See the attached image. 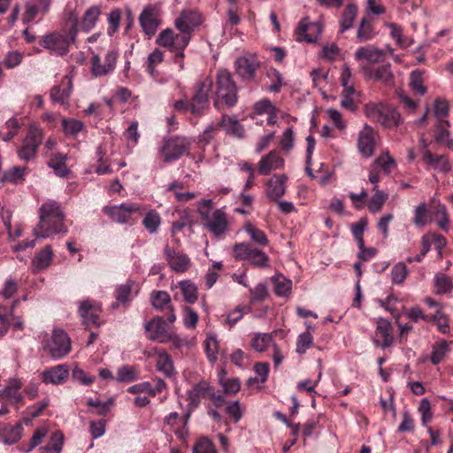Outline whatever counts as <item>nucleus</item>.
<instances>
[{
    "instance_id": "1",
    "label": "nucleus",
    "mask_w": 453,
    "mask_h": 453,
    "mask_svg": "<svg viewBox=\"0 0 453 453\" xmlns=\"http://www.w3.org/2000/svg\"><path fill=\"white\" fill-rule=\"evenodd\" d=\"M65 217L58 202L49 200L43 203L39 210V223L34 230L35 236L48 238L52 234H66L68 227L64 223Z\"/></svg>"
},
{
    "instance_id": "2",
    "label": "nucleus",
    "mask_w": 453,
    "mask_h": 453,
    "mask_svg": "<svg viewBox=\"0 0 453 453\" xmlns=\"http://www.w3.org/2000/svg\"><path fill=\"white\" fill-rule=\"evenodd\" d=\"M77 34L78 17L75 13L70 12L64 28V34H49L42 37L39 43L43 48L59 56H64L68 53L70 45L75 42Z\"/></svg>"
},
{
    "instance_id": "3",
    "label": "nucleus",
    "mask_w": 453,
    "mask_h": 453,
    "mask_svg": "<svg viewBox=\"0 0 453 453\" xmlns=\"http://www.w3.org/2000/svg\"><path fill=\"white\" fill-rule=\"evenodd\" d=\"M213 104L217 110L232 108L236 104L238 89L230 72L226 69L219 70L213 81Z\"/></svg>"
},
{
    "instance_id": "4",
    "label": "nucleus",
    "mask_w": 453,
    "mask_h": 453,
    "mask_svg": "<svg viewBox=\"0 0 453 453\" xmlns=\"http://www.w3.org/2000/svg\"><path fill=\"white\" fill-rule=\"evenodd\" d=\"M191 36L192 35L187 32L176 34L173 29L166 28L158 35L156 42L160 46L174 53V63L179 65L180 69H183V60L185 58L184 50L189 44Z\"/></svg>"
},
{
    "instance_id": "5",
    "label": "nucleus",
    "mask_w": 453,
    "mask_h": 453,
    "mask_svg": "<svg viewBox=\"0 0 453 453\" xmlns=\"http://www.w3.org/2000/svg\"><path fill=\"white\" fill-rule=\"evenodd\" d=\"M212 201L203 199L198 204V213L206 229L213 235L219 237L224 234L229 226L226 213L221 209L211 212Z\"/></svg>"
},
{
    "instance_id": "6",
    "label": "nucleus",
    "mask_w": 453,
    "mask_h": 453,
    "mask_svg": "<svg viewBox=\"0 0 453 453\" xmlns=\"http://www.w3.org/2000/svg\"><path fill=\"white\" fill-rule=\"evenodd\" d=\"M365 114L384 128H394L402 122L400 113L391 105L384 103H368L365 105Z\"/></svg>"
},
{
    "instance_id": "7",
    "label": "nucleus",
    "mask_w": 453,
    "mask_h": 453,
    "mask_svg": "<svg viewBox=\"0 0 453 453\" xmlns=\"http://www.w3.org/2000/svg\"><path fill=\"white\" fill-rule=\"evenodd\" d=\"M213 94V80L211 77L196 82L195 93L191 97V114L196 117H201L205 114L209 109V95Z\"/></svg>"
},
{
    "instance_id": "8",
    "label": "nucleus",
    "mask_w": 453,
    "mask_h": 453,
    "mask_svg": "<svg viewBox=\"0 0 453 453\" xmlns=\"http://www.w3.org/2000/svg\"><path fill=\"white\" fill-rule=\"evenodd\" d=\"M103 211L112 221L119 224L133 225L139 216H142L141 206L135 203H121L119 205L104 206Z\"/></svg>"
},
{
    "instance_id": "9",
    "label": "nucleus",
    "mask_w": 453,
    "mask_h": 453,
    "mask_svg": "<svg viewBox=\"0 0 453 453\" xmlns=\"http://www.w3.org/2000/svg\"><path fill=\"white\" fill-rule=\"evenodd\" d=\"M190 145V142L187 137L171 136L164 139L159 153L163 157L164 162L170 163L188 154Z\"/></svg>"
},
{
    "instance_id": "10",
    "label": "nucleus",
    "mask_w": 453,
    "mask_h": 453,
    "mask_svg": "<svg viewBox=\"0 0 453 453\" xmlns=\"http://www.w3.org/2000/svg\"><path fill=\"white\" fill-rule=\"evenodd\" d=\"M43 138L44 133L42 129L35 125H30L22 145L18 150L19 157L26 162L34 158Z\"/></svg>"
},
{
    "instance_id": "11",
    "label": "nucleus",
    "mask_w": 453,
    "mask_h": 453,
    "mask_svg": "<svg viewBox=\"0 0 453 453\" xmlns=\"http://www.w3.org/2000/svg\"><path fill=\"white\" fill-rule=\"evenodd\" d=\"M233 254L236 259L249 260L253 266L261 268L269 266V257L247 242L236 243L233 248Z\"/></svg>"
},
{
    "instance_id": "12",
    "label": "nucleus",
    "mask_w": 453,
    "mask_h": 453,
    "mask_svg": "<svg viewBox=\"0 0 453 453\" xmlns=\"http://www.w3.org/2000/svg\"><path fill=\"white\" fill-rule=\"evenodd\" d=\"M235 73L239 78L251 83L256 81L257 72L260 67V61L254 54H246L238 58L234 62Z\"/></svg>"
},
{
    "instance_id": "13",
    "label": "nucleus",
    "mask_w": 453,
    "mask_h": 453,
    "mask_svg": "<svg viewBox=\"0 0 453 453\" xmlns=\"http://www.w3.org/2000/svg\"><path fill=\"white\" fill-rule=\"evenodd\" d=\"M44 349L55 359H60L71 351V341L62 329H55L51 339L47 342Z\"/></svg>"
},
{
    "instance_id": "14",
    "label": "nucleus",
    "mask_w": 453,
    "mask_h": 453,
    "mask_svg": "<svg viewBox=\"0 0 453 453\" xmlns=\"http://www.w3.org/2000/svg\"><path fill=\"white\" fill-rule=\"evenodd\" d=\"M147 338L150 341L166 343L173 339L166 321L162 317H155L145 325Z\"/></svg>"
},
{
    "instance_id": "15",
    "label": "nucleus",
    "mask_w": 453,
    "mask_h": 453,
    "mask_svg": "<svg viewBox=\"0 0 453 453\" xmlns=\"http://www.w3.org/2000/svg\"><path fill=\"white\" fill-rule=\"evenodd\" d=\"M203 22L202 15L194 10H183L175 19L174 24L179 32L193 34Z\"/></svg>"
},
{
    "instance_id": "16",
    "label": "nucleus",
    "mask_w": 453,
    "mask_h": 453,
    "mask_svg": "<svg viewBox=\"0 0 453 453\" xmlns=\"http://www.w3.org/2000/svg\"><path fill=\"white\" fill-rule=\"evenodd\" d=\"M394 328L391 323L385 319H380L377 321L375 334L372 338L373 343L377 347L383 349L390 347L395 342Z\"/></svg>"
},
{
    "instance_id": "17",
    "label": "nucleus",
    "mask_w": 453,
    "mask_h": 453,
    "mask_svg": "<svg viewBox=\"0 0 453 453\" xmlns=\"http://www.w3.org/2000/svg\"><path fill=\"white\" fill-rule=\"evenodd\" d=\"M375 134L374 129L368 124H365L363 129L358 133L357 149L365 157H370L374 153Z\"/></svg>"
},
{
    "instance_id": "18",
    "label": "nucleus",
    "mask_w": 453,
    "mask_h": 453,
    "mask_svg": "<svg viewBox=\"0 0 453 453\" xmlns=\"http://www.w3.org/2000/svg\"><path fill=\"white\" fill-rule=\"evenodd\" d=\"M165 259L173 271L175 273H185L188 270L191 261L185 253L175 251L169 245L165 248Z\"/></svg>"
},
{
    "instance_id": "19",
    "label": "nucleus",
    "mask_w": 453,
    "mask_h": 453,
    "mask_svg": "<svg viewBox=\"0 0 453 453\" xmlns=\"http://www.w3.org/2000/svg\"><path fill=\"white\" fill-rule=\"evenodd\" d=\"M157 16L158 9L153 5L147 6L140 14V25L148 35H152L156 33L159 25Z\"/></svg>"
},
{
    "instance_id": "20",
    "label": "nucleus",
    "mask_w": 453,
    "mask_h": 453,
    "mask_svg": "<svg viewBox=\"0 0 453 453\" xmlns=\"http://www.w3.org/2000/svg\"><path fill=\"white\" fill-rule=\"evenodd\" d=\"M151 303L155 309L167 311L166 319L168 322L173 323L175 321L176 316L171 305V297L167 292L153 291L151 293Z\"/></svg>"
},
{
    "instance_id": "21",
    "label": "nucleus",
    "mask_w": 453,
    "mask_h": 453,
    "mask_svg": "<svg viewBox=\"0 0 453 453\" xmlns=\"http://www.w3.org/2000/svg\"><path fill=\"white\" fill-rule=\"evenodd\" d=\"M101 311V307L97 303L89 300L81 302L79 309V313L83 319V323L87 326H99V316Z\"/></svg>"
},
{
    "instance_id": "22",
    "label": "nucleus",
    "mask_w": 453,
    "mask_h": 453,
    "mask_svg": "<svg viewBox=\"0 0 453 453\" xmlns=\"http://www.w3.org/2000/svg\"><path fill=\"white\" fill-rule=\"evenodd\" d=\"M73 90V82L67 76L61 83L52 87L50 96L53 103L67 104Z\"/></svg>"
},
{
    "instance_id": "23",
    "label": "nucleus",
    "mask_w": 453,
    "mask_h": 453,
    "mask_svg": "<svg viewBox=\"0 0 453 453\" xmlns=\"http://www.w3.org/2000/svg\"><path fill=\"white\" fill-rule=\"evenodd\" d=\"M376 35L373 18L369 13H365L357 27L356 41L358 43H363L372 40Z\"/></svg>"
},
{
    "instance_id": "24",
    "label": "nucleus",
    "mask_w": 453,
    "mask_h": 453,
    "mask_svg": "<svg viewBox=\"0 0 453 453\" xmlns=\"http://www.w3.org/2000/svg\"><path fill=\"white\" fill-rule=\"evenodd\" d=\"M211 388L208 382L202 380L195 384L190 390L188 391V400L189 405L194 408L198 407L202 399H209L211 395Z\"/></svg>"
},
{
    "instance_id": "25",
    "label": "nucleus",
    "mask_w": 453,
    "mask_h": 453,
    "mask_svg": "<svg viewBox=\"0 0 453 453\" xmlns=\"http://www.w3.org/2000/svg\"><path fill=\"white\" fill-rule=\"evenodd\" d=\"M449 127V121L435 122L433 127V134L436 143L444 145L453 150V138L451 137Z\"/></svg>"
},
{
    "instance_id": "26",
    "label": "nucleus",
    "mask_w": 453,
    "mask_h": 453,
    "mask_svg": "<svg viewBox=\"0 0 453 453\" xmlns=\"http://www.w3.org/2000/svg\"><path fill=\"white\" fill-rule=\"evenodd\" d=\"M287 177L285 175H274L272 179L267 181L265 193L267 197L273 202L279 200L285 192V182Z\"/></svg>"
},
{
    "instance_id": "27",
    "label": "nucleus",
    "mask_w": 453,
    "mask_h": 453,
    "mask_svg": "<svg viewBox=\"0 0 453 453\" xmlns=\"http://www.w3.org/2000/svg\"><path fill=\"white\" fill-rule=\"evenodd\" d=\"M385 52L372 45L358 48L355 52V58L358 61L366 60L369 63L377 64L384 60Z\"/></svg>"
},
{
    "instance_id": "28",
    "label": "nucleus",
    "mask_w": 453,
    "mask_h": 453,
    "mask_svg": "<svg viewBox=\"0 0 453 453\" xmlns=\"http://www.w3.org/2000/svg\"><path fill=\"white\" fill-rule=\"evenodd\" d=\"M69 371L66 365H58L42 372V381L58 385L64 383L68 378Z\"/></svg>"
},
{
    "instance_id": "29",
    "label": "nucleus",
    "mask_w": 453,
    "mask_h": 453,
    "mask_svg": "<svg viewBox=\"0 0 453 453\" xmlns=\"http://www.w3.org/2000/svg\"><path fill=\"white\" fill-rule=\"evenodd\" d=\"M422 159L428 167L438 169L443 173H448L451 168L445 156L433 154L428 150H423Z\"/></svg>"
},
{
    "instance_id": "30",
    "label": "nucleus",
    "mask_w": 453,
    "mask_h": 453,
    "mask_svg": "<svg viewBox=\"0 0 453 453\" xmlns=\"http://www.w3.org/2000/svg\"><path fill=\"white\" fill-rule=\"evenodd\" d=\"M283 159L275 151H271L263 157L258 163V173L261 175H267L273 169H279L283 165Z\"/></svg>"
},
{
    "instance_id": "31",
    "label": "nucleus",
    "mask_w": 453,
    "mask_h": 453,
    "mask_svg": "<svg viewBox=\"0 0 453 453\" xmlns=\"http://www.w3.org/2000/svg\"><path fill=\"white\" fill-rule=\"evenodd\" d=\"M218 126L225 129L226 134L236 138H242L244 136L243 126L234 117L224 115L218 122Z\"/></svg>"
},
{
    "instance_id": "32",
    "label": "nucleus",
    "mask_w": 453,
    "mask_h": 453,
    "mask_svg": "<svg viewBox=\"0 0 453 453\" xmlns=\"http://www.w3.org/2000/svg\"><path fill=\"white\" fill-rule=\"evenodd\" d=\"M357 13L358 8L357 4L351 3L346 5L339 20L341 33H344L353 27Z\"/></svg>"
},
{
    "instance_id": "33",
    "label": "nucleus",
    "mask_w": 453,
    "mask_h": 453,
    "mask_svg": "<svg viewBox=\"0 0 453 453\" xmlns=\"http://www.w3.org/2000/svg\"><path fill=\"white\" fill-rule=\"evenodd\" d=\"M100 14L101 10L98 6H91L90 8H88L85 12L81 21H78V31H90L95 27Z\"/></svg>"
},
{
    "instance_id": "34",
    "label": "nucleus",
    "mask_w": 453,
    "mask_h": 453,
    "mask_svg": "<svg viewBox=\"0 0 453 453\" xmlns=\"http://www.w3.org/2000/svg\"><path fill=\"white\" fill-rule=\"evenodd\" d=\"M67 156L63 153H55L51 155L48 165L52 168L55 173L59 177H66L70 171L66 166Z\"/></svg>"
},
{
    "instance_id": "35",
    "label": "nucleus",
    "mask_w": 453,
    "mask_h": 453,
    "mask_svg": "<svg viewBox=\"0 0 453 453\" xmlns=\"http://www.w3.org/2000/svg\"><path fill=\"white\" fill-rule=\"evenodd\" d=\"M139 369L134 365H122L116 373L114 380L121 383H131L139 379Z\"/></svg>"
},
{
    "instance_id": "36",
    "label": "nucleus",
    "mask_w": 453,
    "mask_h": 453,
    "mask_svg": "<svg viewBox=\"0 0 453 453\" xmlns=\"http://www.w3.org/2000/svg\"><path fill=\"white\" fill-rule=\"evenodd\" d=\"M53 257V251L50 245H47L44 249L36 253L33 258V265L36 270L41 271L47 268Z\"/></svg>"
},
{
    "instance_id": "37",
    "label": "nucleus",
    "mask_w": 453,
    "mask_h": 453,
    "mask_svg": "<svg viewBox=\"0 0 453 453\" xmlns=\"http://www.w3.org/2000/svg\"><path fill=\"white\" fill-rule=\"evenodd\" d=\"M156 367L168 378H172L175 374L172 358L165 351L158 354Z\"/></svg>"
},
{
    "instance_id": "38",
    "label": "nucleus",
    "mask_w": 453,
    "mask_h": 453,
    "mask_svg": "<svg viewBox=\"0 0 453 453\" xmlns=\"http://www.w3.org/2000/svg\"><path fill=\"white\" fill-rule=\"evenodd\" d=\"M313 28H318L317 24L309 23L307 19H302L296 28V34L299 36L297 40L300 42L305 41L307 42H315L317 41V36L308 33L309 30Z\"/></svg>"
},
{
    "instance_id": "39",
    "label": "nucleus",
    "mask_w": 453,
    "mask_h": 453,
    "mask_svg": "<svg viewBox=\"0 0 453 453\" xmlns=\"http://www.w3.org/2000/svg\"><path fill=\"white\" fill-rule=\"evenodd\" d=\"M432 349L430 361L434 365L440 364L449 351L448 342L445 340L436 342Z\"/></svg>"
},
{
    "instance_id": "40",
    "label": "nucleus",
    "mask_w": 453,
    "mask_h": 453,
    "mask_svg": "<svg viewBox=\"0 0 453 453\" xmlns=\"http://www.w3.org/2000/svg\"><path fill=\"white\" fill-rule=\"evenodd\" d=\"M244 230L249 234L254 242L261 246H266L268 244V238L265 233L256 227L252 223L247 222L244 225Z\"/></svg>"
},
{
    "instance_id": "41",
    "label": "nucleus",
    "mask_w": 453,
    "mask_h": 453,
    "mask_svg": "<svg viewBox=\"0 0 453 453\" xmlns=\"http://www.w3.org/2000/svg\"><path fill=\"white\" fill-rule=\"evenodd\" d=\"M23 426L21 423H17L14 426H9L4 428L3 434L4 442L7 444H13L17 442L22 436Z\"/></svg>"
},
{
    "instance_id": "42",
    "label": "nucleus",
    "mask_w": 453,
    "mask_h": 453,
    "mask_svg": "<svg viewBox=\"0 0 453 453\" xmlns=\"http://www.w3.org/2000/svg\"><path fill=\"white\" fill-rule=\"evenodd\" d=\"M179 285L184 300L188 303H196L198 298L196 286L190 280H182Z\"/></svg>"
},
{
    "instance_id": "43",
    "label": "nucleus",
    "mask_w": 453,
    "mask_h": 453,
    "mask_svg": "<svg viewBox=\"0 0 453 453\" xmlns=\"http://www.w3.org/2000/svg\"><path fill=\"white\" fill-rule=\"evenodd\" d=\"M434 286L436 288V293L439 295L449 293L453 288L451 279L444 273H437L435 275Z\"/></svg>"
},
{
    "instance_id": "44",
    "label": "nucleus",
    "mask_w": 453,
    "mask_h": 453,
    "mask_svg": "<svg viewBox=\"0 0 453 453\" xmlns=\"http://www.w3.org/2000/svg\"><path fill=\"white\" fill-rule=\"evenodd\" d=\"M449 104L446 100L437 98L434 101V113L436 119V122L449 121L447 119L449 116Z\"/></svg>"
},
{
    "instance_id": "45",
    "label": "nucleus",
    "mask_w": 453,
    "mask_h": 453,
    "mask_svg": "<svg viewBox=\"0 0 453 453\" xmlns=\"http://www.w3.org/2000/svg\"><path fill=\"white\" fill-rule=\"evenodd\" d=\"M373 190H375L376 192L372 196L368 203V209L372 213H376L381 210L386 200L388 199V196L385 195L382 191L378 190L377 186L373 187Z\"/></svg>"
},
{
    "instance_id": "46",
    "label": "nucleus",
    "mask_w": 453,
    "mask_h": 453,
    "mask_svg": "<svg viewBox=\"0 0 453 453\" xmlns=\"http://www.w3.org/2000/svg\"><path fill=\"white\" fill-rule=\"evenodd\" d=\"M160 216L154 210H150L149 212H147L144 219H142V225L150 233H156L160 225Z\"/></svg>"
},
{
    "instance_id": "47",
    "label": "nucleus",
    "mask_w": 453,
    "mask_h": 453,
    "mask_svg": "<svg viewBox=\"0 0 453 453\" xmlns=\"http://www.w3.org/2000/svg\"><path fill=\"white\" fill-rule=\"evenodd\" d=\"M62 127L65 134L75 136L84 127V124L75 119H63Z\"/></svg>"
},
{
    "instance_id": "48",
    "label": "nucleus",
    "mask_w": 453,
    "mask_h": 453,
    "mask_svg": "<svg viewBox=\"0 0 453 453\" xmlns=\"http://www.w3.org/2000/svg\"><path fill=\"white\" fill-rule=\"evenodd\" d=\"M20 388L21 383L17 380H13L11 384L4 388V395L12 399L15 403L22 404L23 396L19 392Z\"/></svg>"
},
{
    "instance_id": "49",
    "label": "nucleus",
    "mask_w": 453,
    "mask_h": 453,
    "mask_svg": "<svg viewBox=\"0 0 453 453\" xmlns=\"http://www.w3.org/2000/svg\"><path fill=\"white\" fill-rule=\"evenodd\" d=\"M267 77L271 80V84L268 90L273 93H278L283 85L282 74L275 68H270L267 71Z\"/></svg>"
},
{
    "instance_id": "50",
    "label": "nucleus",
    "mask_w": 453,
    "mask_h": 453,
    "mask_svg": "<svg viewBox=\"0 0 453 453\" xmlns=\"http://www.w3.org/2000/svg\"><path fill=\"white\" fill-rule=\"evenodd\" d=\"M134 283L133 281L127 282L124 285H120L116 289V299L117 303H127L130 301L133 287Z\"/></svg>"
},
{
    "instance_id": "51",
    "label": "nucleus",
    "mask_w": 453,
    "mask_h": 453,
    "mask_svg": "<svg viewBox=\"0 0 453 453\" xmlns=\"http://www.w3.org/2000/svg\"><path fill=\"white\" fill-rule=\"evenodd\" d=\"M164 60V52L158 49H156L152 53H150L148 57L147 61V71L150 75L154 76L156 70L155 67L162 63Z\"/></svg>"
},
{
    "instance_id": "52",
    "label": "nucleus",
    "mask_w": 453,
    "mask_h": 453,
    "mask_svg": "<svg viewBox=\"0 0 453 453\" xmlns=\"http://www.w3.org/2000/svg\"><path fill=\"white\" fill-rule=\"evenodd\" d=\"M194 453H218L213 442L206 437L199 439L194 446Z\"/></svg>"
},
{
    "instance_id": "53",
    "label": "nucleus",
    "mask_w": 453,
    "mask_h": 453,
    "mask_svg": "<svg viewBox=\"0 0 453 453\" xmlns=\"http://www.w3.org/2000/svg\"><path fill=\"white\" fill-rule=\"evenodd\" d=\"M313 337L309 331L302 333L297 338L296 351L299 354H304L311 347Z\"/></svg>"
},
{
    "instance_id": "54",
    "label": "nucleus",
    "mask_w": 453,
    "mask_h": 453,
    "mask_svg": "<svg viewBox=\"0 0 453 453\" xmlns=\"http://www.w3.org/2000/svg\"><path fill=\"white\" fill-rule=\"evenodd\" d=\"M408 275V269L403 263L396 264L392 271L391 277L394 284H401L404 281Z\"/></svg>"
},
{
    "instance_id": "55",
    "label": "nucleus",
    "mask_w": 453,
    "mask_h": 453,
    "mask_svg": "<svg viewBox=\"0 0 453 453\" xmlns=\"http://www.w3.org/2000/svg\"><path fill=\"white\" fill-rule=\"evenodd\" d=\"M410 84L416 93L421 96L426 94V88L423 85L422 73L420 71L415 70L411 72Z\"/></svg>"
},
{
    "instance_id": "56",
    "label": "nucleus",
    "mask_w": 453,
    "mask_h": 453,
    "mask_svg": "<svg viewBox=\"0 0 453 453\" xmlns=\"http://www.w3.org/2000/svg\"><path fill=\"white\" fill-rule=\"evenodd\" d=\"M219 128L218 123L215 125H210L199 136L198 144L201 148H204L208 145L215 137L216 132Z\"/></svg>"
},
{
    "instance_id": "57",
    "label": "nucleus",
    "mask_w": 453,
    "mask_h": 453,
    "mask_svg": "<svg viewBox=\"0 0 453 453\" xmlns=\"http://www.w3.org/2000/svg\"><path fill=\"white\" fill-rule=\"evenodd\" d=\"M64 443V435L60 431L53 433L45 449H52L53 453H60Z\"/></svg>"
},
{
    "instance_id": "58",
    "label": "nucleus",
    "mask_w": 453,
    "mask_h": 453,
    "mask_svg": "<svg viewBox=\"0 0 453 453\" xmlns=\"http://www.w3.org/2000/svg\"><path fill=\"white\" fill-rule=\"evenodd\" d=\"M26 167L14 166L13 168L6 171L3 174L4 180L16 183L19 180H23Z\"/></svg>"
},
{
    "instance_id": "59",
    "label": "nucleus",
    "mask_w": 453,
    "mask_h": 453,
    "mask_svg": "<svg viewBox=\"0 0 453 453\" xmlns=\"http://www.w3.org/2000/svg\"><path fill=\"white\" fill-rule=\"evenodd\" d=\"M183 188V185L180 182L173 181L168 186V190L174 193L176 199L179 202H187L195 197L194 193L186 192V193H180L177 189Z\"/></svg>"
},
{
    "instance_id": "60",
    "label": "nucleus",
    "mask_w": 453,
    "mask_h": 453,
    "mask_svg": "<svg viewBox=\"0 0 453 453\" xmlns=\"http://www.w3.org/2000/svg\"><path fill=\"white\" fill-rule=\"evenodd\" d=\"M249 289L251 296V303L263 302L268 296L266 285L264 283H259L255 288L249 287Z\"/></svg>"
},
{
    "instance_id": "61",
    "label": "nucleus",
    "mask_w": 453,
    "mask_h": 453,
    "mask_svg": "<svg viewBox=\"0 0 453 453\" xmlns=\"http://www.w3.org/2000/svg\"><path fill=\"white\" fill-rule=\"evenodd\" d=\"M72 377L74 380L79 381L81 384L88 386L95 382L96 377L88 375L85 371L78 366H75L72 372Z\"/></svg>"
},
{
    "instance_id": "62",
    "label": "nucleus",
    "mask_w": 453,
    "mask_h": 453,
    "mask_svg": "<svg viewBox=\"0 0 453 453\" xmlns=\"http://www.w3.org/2000/svg\"><path fill=\"white\" fill-rule=\"evenodd\" d=\"M205 352L210 362L213 363L217 360V353L219 349V342L214 337H208L204 342Z\"/></svg>"
},
{
    "instance_id": "63",
    "label": "nucleus",
    "mask_w": 453,
    "mask_h": 453,
    "mask_svg": "<svg viewBox=\"0 0 453 453\" xmlns=\"http://www.w3.org/2000/svg\"><path fill=\"white\" fill-rule=\"evenodd\" d=\"M91 63V73L94 76H103L109 73L106 69L105 64L102 63L101 58L98 55H94L90 60Z\"/></svg>"
},
{
    "instance_id": "64",
    "label": "nucleus",
    "mask_w": 453,
    "mask_h": 453,
    "mask_svg": "<svg viewBox=\"0 0 453 453\" xmlns=\"http://www.w3.org/2000/svg\"><path fill=\"white\" fill-rule=\"evenodd\" d=\"M47 434H48V429L46 427H43V426L38 427L35 431L33 436L30 439L29 448L27 449V451H30L34 448L40 445L42 442L45 436L47 435Z\"/></svg>"
}]
</instances>
